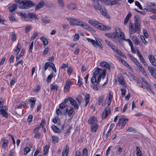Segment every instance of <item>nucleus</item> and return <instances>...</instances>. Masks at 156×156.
<instances>
[{
	"instance_id": "nucleus-43",
	"label": "nucleus",
	"mask_w": 156,
	"mask_h": 156,
	"mask_svg": "<svg viewBox=\"0 0 156 156\" xmlns=\"http://www.w3.org/2000/svg\"><path fill=\"white\" fill-rule=\"evenodd\" d=\"M49 148V147L48 146H45L44 148L43 152H44V154L45 155L48 152V149Z\"/></svg>"
},
{
	"instance_id": "nucleus-50",
	"label": "nucleus",
	"mask_w": 156,
	"mask_h": 156,
	"mask_svg": "<svg viewBox=\"0 0 156 156\" xmlns=\"http://www.w3.org/2000/svg\"><path fill=\"white\" fill-rule=\"evenodd\" d=\"M126 131H127L128 132H136V129L132 127H130L128 128V129Z\"/></svg>"
},
{
	"instance_id": "nucleus-16",
	"label": "nucleus",
	"mask_w": 156,
	"mask_h": 156,
	"mask_svg": "<svg viewBox=\"0 0 156 156\" xmlns=\"http://www.w3.org/2000/svg\"><path fill=\"white\" fill-rule=\"evenodd\" d=\"M118 81L119 82V83L123 87H126V84L124 77L123 76H120L119 77Z\"/></svg>"
},
{
	"instance_id": "nucleus-9",
	"label": "nucleus",
	"mask_w": 156,
	"mask_h": 156,
	"mask_svg": "<svg viewBox=\"0 0 156 156\" xmlns=\"http://www.w3.org/2000/svg\"><path fill=\"white\" fill-rule=\"evenodd\" d=\"M96 27L100 30H109L111 28V27L109 26H105L99 23H98Z\"/></svg>"
},
{
	"instance_id": "nucleus-45",
	"label": "nucleus",
	"mask_w": 156,
	"mask_h": 156,
	"mask_svg": "<svg viewBox=\"0 0 156 156\" xmlns=\"http://www.w3.org/2000/svg\"><path fill=\"white\" fill-rule=\"evenodd\" d=\"M32 27L30 25H28L27 26L25 29V32L26 33H28L29 31L30 30Z\"/></svg>"
},
{
	"instance_id": "nucleus-24",
	"label": "nucleus",
	"mask_w": 156,
	"mask_h": 156,
	"mask_svg": "<svg viewBox=\"0 0 156 156\" xmlns=\"http://www.w3.org/2000/svg\"><path fill=\"white\" fill-rule=\"evenodd\" d=\"M51 128L54 132L57 133H61L60 130L55 125L52 126Z\"/></svg>"
},
{
	"instance_id": "nucleus-53",
	"label": "nucleus",
	"mask_w": 156,
	"mask_h": 156,
	"mask_svg": "<svg viewBox=\"0 0 156 156\" xmlns=\"http://www.w3.org/2000/svg\"><path fill=\"white\" fill-rule=\"evenodd\" d=\"M38 36V33L37 32H34L32 36L31 37V39L33 40L35 39V37H36Z\"/></svg>"
},
{
	"instance_id": "nucleus-33",
	"label": "nucleus",
	"mask_w": 156,
	"mask_h": 156,
	"mask_svg": "<svg viewBox=\"0 0 156 156\" xmlns=\"http://www.w3.org/2000/svg\"><path fill=\"white\" fill-rule=\"evenodd\" d=\"M119 1L115 0H110L109 3L108 4L109 5H118L119 4Z\"/></svg>"
},
{
	"instance_id": "nucleus-21",
	"label": "nucleus",
	"mask_w": 156,
	"mask_h": 156,
	"mask_svg": "<svg viewBox=\"0 0 156 156\" xmlns=\"http://www.w3.org/2000/svg\"><path fill=\"white\" fill-rule=\"evenodd\" d=\"M100 11L101 13L105 16H106L107 18H109V16L108 15L107 10L105 9L101 8Z\"/></svg>"
},
{
	"instance_id": "nucleus-20",
	"label": "nucleus",
	"mask_w": 156,
	"mask_h": 156,
	"mask_svg": "<svg viewBox=\"0 0 156 156\" xmlns=\"http://www.w3.org/2000/svg\"><path fill=\"white\" fill-rule=\"evenodd\" d=\"M9 144V141L8 140L6 139H4L2 140V147L4 149H5L6 147L8 146Z\"/></svg>"
},
{
	"instance_id": "nucleus-49",
	"label": "nucleus",
	"mask_w": 156,
	"mask_h": 156,
	"mask_svg": "<svg viewBox=\"0 0 156 156\" xmlns=\"http://www.w3.org/2000/svg\"><path fill=\"white\" fill-rule=\"evenodd\" d=\"M34 137L36 139H39L41 136V133L39 132L35 133Z\"/></svg>"
},
{
	"instance_id": "nucleus-48",
	"label": "nucleus",
	"mask_w": 156,
	"mask_h": 156,
	"mask_svg": "<svg viewBox=\"0 0 156 156\" xmlns=\"http://www.w3.org/2000/svg\"><path fill=\"white\" fill-rule=\"evenodd\" d=\"M58 2L61 7H64V4L63 0H58Z\"/></svg>"
},
{
	"instance_id": "nucleus-40",
	"label": "nucleus",
	"mask_w": 156,
	"mask_h": 156,
	"mask_svg": "<svg viewBox=\"0 0 156 156\" xmlns=\"http://www.w3.org/2000/svg\"><path fill=\"white\" fill-rule=\"evenodd\" d=\"M104 97L105 96L104 95H101L99 97L98 102V105H100L102 103Z\"/></svg>"
},
{
	"instance_id": "nucleus-46",
	"label": "nucleus",
	"mask_w": 156,
	"mask_h": 156,
	"mask_svg": "<svg viewBox=\"0 0 156 156\" xmlns=\"http://www.w3.org/2000/svg\"><path fill=\"white\" fill-rule=\"evenodd\" d=\"M30 150V149L29 147H26L24 149V154L26 155Z\"/></svg>"
},
{
	"instance_id": "nucleus-54",
	"label": "nucleus",
	"mask_w": 156,
	"mask_h": 156,
	"mask_svg": "<svg viewBox=\"0 0 156 156\" xmlns=\"http://www.w3.org/2000/svg\"><path fill=\"white\" fill-rule=\"evenodd\" d=\"M123 40L126 41V42H128L129 43L130 46H131L132 45H133V43L130 39H126V38L125 37Z\"/></svg>"
},
{
	"instance_id": "nucleus-41",
	"label": "nucleus",
	"mask_w": 156,
	"mask_h": 156,
	"mask_svg": "<svg viewBox=\"0 0 156 156\" xmlns=\"http://www.w3.org/2000/svg\"><path fill=\"white\" fill-rule=\"evenodd\" d=\"M9 19L11 22H16V20L12 14H10L9 16Z\"/></svg>"
},
{
	"instance_id": "nucleus-60",
	"label": "nucleus",
	"mask_w": 156,
	"mask_h": 156,
	"mask_svg": "<svg viewBox=\"0 0 156 156\" xmlns=\"http://www.w3.org/2000/svg\"><path fill=\"white\" fill-rule=\"evenodd\" d=\"M79 36L78 34H76L75 35L74 38L73 39L74 41H77L79 40Z\"/></svg>"
},
{
	"instance_id": "nucleus-64",
	"label": "nucleus",
	"mask_w": 156,
	"mask_h": 156,
	"mask_svg": "<svg viewBox=\"0 0 156 156\" xmlns=\"http://www.w3.org/2000/svg\"><path fill=\"white\" fill-rule=\"evenodd\" d=\"M98 84H97V83H96V84L95 83L94 84V85L92 86L93 88L95 90H98V88L97 87V86Z\"/></svg>"
},
{
	"instance_id": "nucleus-26",
	"label": "nucleus",
	"mask_w": 156,
	"mask_h": 156,
	"mask_svg": "<svg viewBox=\"0 0 156 156\" xmlns=\"http://www.w3.org/2000/svg\"><path fill=\"white\" fill-rule=\"evenodd\" d=\"M19 15L20 16L22 19L24 21H28V18L26 15V14L23 13H20Z\"/></svg>"
},
{
	"instance_id": "nucleus-3",
	"label": "nucleus",
	"mask_w": 156,
	"mask_h": 156,
	"mask_svg": "<svg viewBox=\"0 0 156 156\" xmlns=\"http://www.w3.org/2000/svg\"><path fill=\"white\" fill-rule=\"evenodd\" d=\"M113 95L111 94V92L109 93L108 98V106L106 107V108L104 110L102 118L103 119H105L106 117L108 116L111 112L110 108L109 106L110 105L112 100Z\"/></svg>"
},
{
	"instance_id": "nucleus-27",
	"label": "nucleus",
	"mask_w": 156,
	"mask_h": 156,
	"mask_svg": "<svg viewBox=\"0 0 156 156\" xmlns=\"http://www.w3.org/2000/svg\"><path fill=\"white\" fill-rule=\"evenodd\" d=\"M51 90H56L57 91L58 87V86L56 84H52L50 85Z\"/></svg>"
},
{
	"instance_id": "nucleus-13",
	"label": "nucleus",
	"mask_w": 156,
	"mask_h": 156,
	"mask_svg": "<svg viewBox=\"0 0 156 156\" xmlns=\"http://www.w3.org/2000/svg\"><path fill=\"white\" fill-rule=\"evenodd\" d=\"M97 119L94 116L91 117L88 120V123L91 125L97 124Z\"/></svg>"
},
{
	"instance_id": "nucleus-7",
	"label": "nucleus",
	"mask_w": 156,
	"mask_h": 156,
	"mask_svg": "<svg viewBox=\"0 0 156 156\" xmlns=\"http://www.w3.org/2000/svg\"><path fill=\"white\" fill-rule=\"evenodd\" d=\"M87 40L88 41L91 42L94 46H98L100 49L102 48V47L101 46V43L100 41H97L96 39V41L90 38H87Z\"/></svg>"
},
{
	"instance_id": "nucleus-25",
	"label": "nucleus",
	"mask_w": 156,
	"mask_h": 156,
	"mask_svg": "<svg viewBox=\"0 0 156 156\" xmlns=\"http://www.w3.org/2000/svg\"><path fill=\"white\" fill-rule=\"evenodd\" d=\"M98 128L97 124L91 125L90 127L91 130L92 132L95 133Z\"/></svg>"
},
{
	"instance_id": "nucleus-57",
	"label": "nucleus",
	"mask_w": 156,
	"mask_h": 156,
	"mask_svg": "<svg viewBox=\"0 0 156 156\" xmlns=\"http://www.w3.org/2000/svg\"><path fill=\"white\" fill-rule=\"evenodd\" d=\"M122 97H124L126 95V90L124 88H122L121 89Z\"/></svg>"
},
{
	"instance_id": "nucleus-35",
	"label": "nucleus",
	"mask_w": 156,
	"mask_h": 156,
	"mask_svg": "<svg viewBox=\"0 0 156 156\" xmlns=\"http://www.w3.org/2000/svg\"><path fill=\"white\" fill-rule=\"evenodd\" d=\"M78 26H80L81 27H83L84 29H88L89 28V26L86 24L85 23H83V22L81 21V23L78 24Z\"/></svg>"
},
{
	"instance_id": "nucleus-51",
	"label": "nucleus",
	"mask_w": 156,
	"mask_h": 156,
	"mask_svg": "<svg viewBox=\"0 0 156 156\" xmlns=\"http://www.w3.org/2000/svg\"><path fill=\"white\" fill-rule=\"evenodd\" d=\"M34 44V41L31 42V44L29 46V51L30 52H32Z\"/></svg>"
},
{
	"instance_id": "nucleus-56",
	"label": "nucleus",
	"mask_w": 156,
	"mask_h": 156,
	"mask_svg": "<svg viewBox=\"0 0 156 156\" xmlns=\"http://www.w3.org/2000/svg\"><path fill=\"white\" fill-rule=\"evenodd\" d=\"M88 151L87 148H85L83 149V156H87Z\"/></svg>"
},
{
	"instance_id": "nucleus-8",
	"label": "nucleus",
	"mask_w": 156,
	"mask_h": 156,
	"mask_svg": "<svg viewBox=\"0 0 156 156\" xmlns=\"http://www.w3.org/2000/svg\"><path fill=\"white\" fill-rule=\"evenodd\" d=\"M128 121V119H125L123 117H120L119 119V125L121 126V128H123Z\"/></svg>"
},
{
	"instance_id": "nucleus-31",
	"label": "nucleus",
	"mask_w": 156,
	"mask_h": 156,
	"mask_svg": "<svg viewBox=\"0 0 156 156\" xmlns=\"http://www.w3.org/2000/svg\"><path fill=\"white\" fill-rule=\"evenodd\" d=\"M95 3L94 4L93 6L94 8L95 9L97 10H100L101 9V6L100 5L98 2H95Z\"/></svg>"
},
{
	"instance_id": "nucleus-1",
	"label": "nucleus",
	"mask_w": 156,
	"mask_h": 156,
	"mask_svg": "<svg viewBox=\"0 0 156 156\" xmlns=\"http://www.w3.org/2000/svg\"><path fill=\"white\" fill-rule=\"evenodd\" d=\"M140 19L138 15H136L134 17V26L130 22L129 25V31L130 34H133L137 31L140 30Z\"/></svg>"
},
{
	"instance_id": "nucleus-38",
	"label": "nucleus",
	"mask_w": 156,
	"mask_h": 156,
	"mask_svg": "<svg viewBox=\"0 0 156 156\" xmlns=\"http://www.w3.org/2000/svg\"><path fill=\"white\" fill-rule=\"evenodd\" d=\"M52 138L53 139L52 142L54 143H57L59 140L58 137V136H52Z\"/></svg>"
},
{
	"instance_id": "nucleus-28",
	"label": "nucleus",
	"mask_w": 156,
	"mask_h": 156,
	"mask_svg": "<svg viewBox=\"0 0 156 156\" xmlns=\"http://www.w3.org/2000/svg\"><path fill=\"white\" fill-rule=\"evenodd\" d=\"M89 23L93 26L96 27L99 22L94 20H88Z\"/></svg>"
},
{
	"instance_id": "nucleus-59",
	"label": "nucleus",
	"mask_w": 156,
	"mask_h": 156,
	"mask_svg": "<svg viewBox=\"0 0 156 156\" xmlns=\"http://www.w3.org/2000/svg\"><path fill=\"white\" fill-rule=\"evenodd\" d=\"M73 71L72 68L71 67H69L68 68L67 73L69 75H71Z\"/></svg>"
},
{
	"instance_id": "nucleus-5",
	"label": "nucleus",
	"mask_w": 156,
	"mask_h": 156,
	"mask_svg": "<svg viewBox=\"0 0 156 156\" xmlns=\"http://www.w3.org/2000/svg\"><path fill=\"white\" fill-rule=\"evenodd\" d=\"M67 20L69 21L70 25L73 26H78V24L81 23V21L75 18H68Z\"/></svg>"
},
{
	"instance_id": "nucleus-63",
	"label": "nucleus",
	"mask_w": 156,
	"mask_h": 156,
	"mask_svg": "<svg viewBox=\"0 0 156 156\" xmlns=\"http://www.w3.org/2000/svg\"><path fill=\"white\" fill-rule=\"evenodd\" d=\"M49 50V48L47 47L45 48L43 54V55H45L48 53Z\"/></svg>"
},
{
	"instance_id": "nucleus-17",
	"label": "nucleus",
	"mask_w": 156,
	"mask_h": 156,
	"mask_svg": "<svg viewBox=\"0 0 156 156\" xmlns=\"http://www.w3.org/2000/svg\"><path fill=\"white\" fill-rule=\"evenodd\" d=\"M100 65L103 67H104L107 69L109 70L110 69V65L105 61H102L100 63Z\"/></svg>"
},
{
	"instance_id": "nucleus-62",
	"label": "nucleus",
	"mask_w": 156,
	"mask_h": 156,
	"mask_svg": "<svg viewBox=\"0 0 156 156\" xmlns=\"http://www.w3.org/2000/svg\"><path fill=\"white\" fill-rule=\"evenodd\" d=\"M109 0H102L101 1V2L105 4H106L107 5H108V4L109 3Z\"/></svg>"
},
{
	"instance_id": "nucleus-22",
	"label": "nucleus",
	"mask_w": 156,
	"mask_h": 156,
	"mask_svg": "<svg viewBox=\"0 0 156 156\" xmlns=\"http://www.w3.org/2000/svg\"><path fill=\"white\" fill-rule=\"evenodd\" d=\"M0 114L2 115L3 117L6 118L8 117V115L7 113L5 112V110L3 109H1L0 110Z\"/></svg>"
},
{
	"instance_id": "nucleus-14",
	"label": "nucleus",
	"mask_w": 156,
	"mask_h": 156,
	"mask_svg": "<svg viewBox=\"0 0 156 156\" xmlns=\"http://www.w3.org/2000/svg\"><path fill=\"white\" fill-rule=\"evenodd\" d=\"M69 101H70L71 104L74 107L75 109H78L79 106L76 101L74 100L72 98H69Z\"/></svg>"
},
{
	"instance_id": "nucleus-44",
	"label": "nucleus",
	"mask_w": 156,
	"mask_h": 156,
	"mask_svg": "<svg viewBox=\"0 0 156 156\" xmlns=\"http://www.w3.org/2000/svg\"><path fill=\"white\" fill-rule=\"evenodd\" d=\"M136 155L137 156H141L142 154L141 151L140 149V148L138 147H136Z\"/></svg>"
},
{
	"instance_id": "nucleus-61",
	"label": "nucleus",
	"mask_w": 156,
	"mask_h": 156,
	"mask_svg": "<svg viewBox=\"0 0 156 156\" xmlns=\"http://www.w3.org/2000/svg\"><path fill=\"white\" fill-rule=\"evenodd\" d=\"M146 90L153 94H155V93L151 89L150 87H146Z\"/></svg>"
},
{
	"instance_id": "nucleus-42",
	"label": "nucleus",
	"mask_w": 156,
	"mask_h": 156,
	"mask_svg": "<svg viewBox=\"0 0 156 156\" xmlns=\"http://www.w3.org/2000/svg\"><path fill=\"white\" fill-rule=\"evenodd\" d=\"M74 111V109L73 107H71L68 110V115L69 117L72 115V113Z\"/></svg>"
},
{
	"instance_id": "nucleus-10",
	"label": "nucleus",
	"mask_w": 156,
	"mask_h": 156,
	"mask_svg": "<svg viewBox=\"0 0 156 156\" xmlns=\"http://www.w3.org/2000/svg\"><path fill=\"white\" fill-rule=\"evenodd\" d=\"M73 83L72 81L69 80H67L66 82L65 85L64 87V91L65 92H67L69 91L70 86Z\"/></svg>"
},
{
	"instance_id": "nucleus-47",
	"label": "nucleus",
	"mask_w": 156,
	"mask_h": 156,
	"mask_svg": "<svg viewBox=\"0 0 156 156\" xmlns=\"http://www.w3.org/2000/svg\"><path fill=\"white\" fill-rule=\"evenodd\" d=\"M53 74H51L49 75L47 78V81L48 82H50L51 81V80L53 77Z\"/></svg>"
},
{
	"instance_id": "nucleus-29",
	"label": "nucleus",
	"mask_w": 156,
	"mask_h": 156,
	"mask_svg": "<svg viewBox=\"0 0 156 156\" xmlns=\"http://www.w3.org/2000/svg\"><path fill=\"white\" fill-rule=\"evenodd\" d=\"M40 40L43 43V44L46 46L48 44V41L47 39L44 37L42 36L40 38Z\"/></svg>"
},
{
	"instance_id": "nucleus-32",
	"label": "nucleus",
	"mask_w": 156,
	"mask_h": 156,
	"mask_svg": "<svg viewBox=\"0 0 156 156\" xmlns=\"http://www.w3.org/2000/svg\"><path fill=\"white\" fill-rule=\"evenodd\" d=\"M101 71V69L99 68H98L94 69L93 73V75L97 76Z\"/></svg>"
},
{
	"instance_id": "nucleus-23",
	"label": "nucleus",
	"mask_w": 156,
	"mask_h": 156,
	"mask_svg": "<svg viewBox=\"0 0 156 156\" xmlns=\"http://www.w3.org/2000/svg\"><path fill=\"white\" fill-rule=\"evenodd\" d=\"M69 151V147L66 146L64 150H63L62 152V156H67Z\"/></svg>"
},
{
	"instance_id": "nucleus-58",
	"label": "nucleus",
	"mask_w": 156,
	"mask_h": 156,
	"mask_svg": "<svg viewBox=\"0 0 156 156\" xmlns=\"http://www.w3.org/2000/svg\"><path fill=\"white\" fill-rule=\"evenodd\" d=\"M135 4L136 6H137L139 7L140 9H142V7L139 2L136 1Z\"/></svg>"
},
{
	"instance_id": "nucleus-30",
	"label": "nucleus",
	"mask_w": 156,
	"mask_h": 156,
	"mask_svg": "<svg viewBox=\"0 0 156 156\" xmlns=\"http://www.w3.org/2000/svg\"><path fill=\"white\" fill-rule=\"evenodd\" d=\"M44 5V3L43 2H40L35 7V10H38L42 8Z\"/></svg>"
},
{
	"instance_id": "nucleus-4",
	"label": "nucleus",
	"mask_w": 156,
	"mask_h": 156,
	"mask_svg": "<svg viewBox=\"0 0 156 156\" xmlns=\"http://www.w3.org/2000/svg\"><path fill=\"white\" fill-rule=\"evenodd\" d=\"M34 5V4L32 1L26 0L24 1L22 4H20L19 7L22 9H27Z\"/></svg>"
},
{
	"instance_id": "nucleus-37",
	"label": "nucleus",
	"mask_w": 156,
	"mask_h": 156,
	"mask_svg": "<svg viewBox=\"0 0 156 156\" xmlns=\"http://www.w3.org/2000/svg\"><path fill=\"white\" fill-rule=\"evenodd\" d=\"M17 7L16 5L13 4L9 7V10L11 12H13L16 9Z\"/></svg>"
},
{
	"instance_id": "nucleus-36",
	"label": "nucleus",
	"mask_w": 156,
	"mask_h": 156,
	"mask_svg": "<svg viewBox=\"0 0 156 156\" xmlns=\"http://www.w3.org/2000/svg\"><path fill=\"white\" fill-rule=\"evenodd\" d=\"M76 6L74 4H70L67 5V8L69 9H74L76 8Z\"/></svg>"
},
{
	"instance_id": "nucleus-18",
	"label": "nucleus",
	"mask_w": 156,
	"mask_h": 156,
	"mask_svg": "<svg viewBox=\"0 0 156 156\" xmlns=\"http://www.w3.org/2000/svg\"><path fill=\"white\" fill-rule=\"evenodd\" d=\"M90 98V95L89 94H87L85 95L84 100L85 101V104L84 105V107H86L87 106L89 102Z\"/></svg>"
},
{
	"instance_id": "nucleus-2",
	"label": "nucleus",
	"mask_w": 156,
	"mask_h": 156,
	"mask_svg": "<svg viewBox=\"0 0 156 156\" xmlns=\"http://www.w3.org/2000/svg\"><path fill=\"white\" fill-rule=\"evenodd\" d=\"M114 35V38L112 39L113 41L116 43H119L120 44H123L122 40L125 37V36L120 29L119 28L116 29Z\"/></svg>"
},
{
	"instance_id": "nucleus-15",
	"label": "nucleus",
	"mask_w": 156,
	"mask_h": 156,
	"mask_svg": "<svg viewBox=\"0 0 156 156\" xmlns=\"http://www.w3.org/2000/svg\"><path fill=\"white\" fill-rule=\"evenodd\" d=\"M148 69L149 71L151 73L152 76L154 77H156V69L154 68L149 66L148 67Z\"/></svg>"
},
{
	"instance_id": "nucleus-6",
	"label": "nucleus",
	"mask_w": 156,
	"mask_h": 156,
	"mask_svg": "<svg viewBox=\"0 0 156 156\" xmlns=\"http://www.w3.org/2000/svg\"><path fill=\"white\" fill-rule=\"evenodd\" d=\"M133 62L138 67L139 70L142 72L143 73V74L145 75L146 77L147 76V75L146 73L145 72V70L139 62L136 59Z\"/></svg>"
},
{
	"instance_id": "nucleus-34",
	"label": "nucleus",
	"mask_w": 156,
	"mask_h": 156,
	"mask_svg": "<svg viewBox=\"0 0 156 156\" xmlns=\"http://www.w3.org/2000/svg\"><path fill=\"white\" fill-rule=\"evenodd\" d=\"M21 47V44L18 43L14 51V52L16 53V55H17L19 53L20 51Z\"/></svg>"
},
{
	"instance_id": "nucleus-55",
	"label": "nucleus",
	"mask_w": 156,
	"mask_h": 156,
	"mask_svg": "<svg viewBox=\"0 0 156 156\" xmlns=\"http://www.w3.org/2000/svg\"><path fill=\"white\" fill-rule=\"evenodd\" d=\"M82 100V98L81 96H80L78 97V98H76V100L77 101L78 103L80 105L81 103V101Z\"/></svg>"
},
{
	"instance_id": "nucleus-52",
	"label": "nucleus",
	"mask_w": 156,
	"mask_h": 156,
	"mask_svg": "<svg viewBox=\"0 0 156 156\" xmlns=\"http://www.w3.org/2000/svg\"><path fill=\"white\" fill-rule=\"evenodd\" d=\"M45 124V121L44 120L42 119L41 120V122L40 124V126L43 128L44 129V130L45 131V129L44 128V125Z\"/></svg>"
},
{
	"instance_id": "nucleus-11",
	"label": "nucleus",
	"mask_w": 156,
	"mask_h": 156,
	"mask_svg": "<svg viewBox=\"0 0 156 156\" xmlns=\"http://www.w3.org/2000/svg\"><path fill=\"white\" fill-rule=\"evenodd\" d=\"M96 76H97L93 75V76L91 78V82L93 84L96 83L98 84L101 80V75H98V77L97 80L96 79Z\"/></svg>"
},
{
	"instance_id": "nucleus-19",
	"label": "nucleus",
	"mask_w": 156,
	"mask_h": 156,
	"mask_svg": "<svg viewBox=\"0 0 156 156\" xmlns=\"http://www.w3.org/2000/svg\"><path fill=\"white\" fill-rule=\"evenodd\" d=\"M27 16L28 17V21L31 22L33 19L36 18L35 14L32 13H28Z\"/></svg>"
},
{
	"instance_id": "nucleus-39",
	"label": "nucleus",
	"mask_w": 156,
	"mask_h": 156,
	"mask_svg": "<svg viewBox=\"0 0 156 156\" xmlns=\"http://www.w3.org/2000/svg\"><path fill=\"white\" fill-rule=\"evenodd\" d=\"M105 35L107 37L112 38L113 39H114L115 36L114 33H105Z\"/></svg>"
},
{
	"instance_id": "nucleus-12",
	"label": "nucleus",
	"mask_w": 156,
	"mask_h": 156,
	"mask_svg": "<svg viewBox=\"0 0 156 156\" xmlns=\"http://www.w3.org/2000/svg\"><path fill=\"white\" fill-rule=\"evenodd\" d=\"M148 59L151 63L154 66L156 67V59L154 56L152 55H149L148 56Z\"/></svg>"
}]
</instances>
